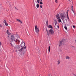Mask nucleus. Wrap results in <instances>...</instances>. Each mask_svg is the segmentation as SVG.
Listing matches in <instances>:
<instances>
[{
	"label": "nucleus",
	"instance_id": "obj_1",
	"mask_svg": "<svg viewBox=\"0 0 76 76\" xmlns=\"http://www.w3.org/2000/svg\"><path fill=\"white\" fill-rule=\"evenodd\" d=\"M60 17L59 16V14H57L56 15V17L58 19H60V18L61 19H64L66 18V16L63 13H61L60 15Z\"/></svg>",
	"mask_w": 76,
	"mask_h": 76
},
{
	"label": "nucleus",
	"instance_id": "obj_2",
	"mask_svg": "<svg viewBox=\"0 0 76 76\" xmlns=\"http://www.w3.org/2000/svg\"><path fill=\"white\" fill-rule=\"evenodd\" d=\"M35 31L37 33V34H38V32L39 31V28H38V26H36L35 27Z\"/></svg>",
	"mask_w": 76,
	"mask_h": 76
},
{
	"label": "nucleus",
	"instance_id": "obj_3",
	"mask_svg": "<svg viewBox=\"0 0 76 76\" xmlns=\"http://www.w3.org/2000/svg\"><path fill=\"white\" fill-rule=\"evenodd\" d=\"M11 40L12 42L15 41V36H14L13 35H11Z\"/></svg>",
	"mask_w": 76,
	"mask_h": 76
},
{
	"label": "nucleus",
	"instance_id": "obj_4",
	"mask_svg": "<svg viewBox=\"0 0 76 76\" xmlns=\"http://www.w3.org/2000/svg\"><path fill=\"white\" fill-rule=\"evenodd\" d=\"M22 43L20 44L21 45V47H22V48H24V47H25V42H22Z\"/></svg>",
	"mask_w": 76,
	"mask_h": 76
},
{
	"label": "nucleus",
	"instance_id": "obj_5",
	"mask_svg": "<svg viewBox=\"0 0 76 76\" xmlns=\"http://www.w3.org/2000/svg\"><path fill=\"white\" fill-rule=\"evenodd\" d=\"M49 32H50V34L52 35H54V32L53 30L50 29V30H49Z\"/></svg>",
	"mask_w": 76,
	"mask_h": 76
},
{
	"label": "nucleus",
	"instance_id": "obj_6",
	"mask_svg": "<svg viewBox=\"0 0 76 76\" xmlns=\"http://www.w3.org/2000/svg\"><path fill=\"white\" fill-rule=\"evenodd\" d=\"M26 49V46H25L24 48H21V49L19 50V51L20 52H22V50H25V49Z\"/></svg>",
	"mask_w": 76,
	"mask_h": 76
},
{
	"label": "nucleus",
	"instance_id": "obj_7",
	"mask_svg": "<svg viewBox=\"0 0 76 76\" xmlns=\"http://www.w3.org/2000/svg\"><path fill=\"white\" fill-rule=\"evenodd\" d=\"M46 31L47 32V35H48V36H50V32L49 31H48L47 29H46Z\"/></svg>",
	"mask_w": 76,
	"mask_h": 76
},
{
	"label": "nucleus",
	"instance_id": "obj_8",
	"mask_svg": "<svg viewBox=\"0 0 76 76\" xmlns=\"http://www.w3.org/2000/svg\"><path fill=\"white\" fill-rule=\"evenodd\" d=\"M71 10L73 12L74 14H75V11H74L73 10V6H71Z\"/></svg>",
	"mask_w": 76,
	"mask_h": 76
},
{
	"label": "nucleus",
	"instance_id": "obj_9",
	"mask_svg": "<svg viewBox=\"0 0 76 76\" xmlns=\"http://www.w3.org/2000/svg\"><path fill=\"white\" fill-rule=\"evenodd\" d=\"M15 48L18 50H19V49L20 48V47H19V46L18 45H16L15 46Z\"/></svg>",
	"mask_w": 76,
	"mask_h": 76
},
{
	"label": "nucleus",
	"instance_id": "obj_10",
	"mask_svg": "<svg viewBox=\"0 0 76 76\" xmlns=\"http://www.w3.org/2000/svg\"><path fill=\"white\" fill-rule=\"evenodd\" d=\"M63 42V41H61L60 42V45H59V46L60 47V46H61V45L62 44V43Z\"/></svg>",
	"mask_w": 76,
	"mask_h": 76
},
{
	"label": "nucleus",
	"instance_id": "obj_11",
	"mask_svg": "<svg viewBox=\"0 0 76 76\" xmlns=\"http://www.w3.org/2000/svg\"><path fill=\"white\" fill-rule=\"evenodd\" d=\"M66 14H67V15H66V18L68 19H69V15H68V12L67 11L66 12Z\"/></svg>",
	"mask_w": 76,
	"mask_h": 76
},
{
	"label": "nucleus",
	"instance_id": "obj_12",
	"mask_svg": "<svg viewBox=\"0 0 76 76\" xmlns=\"http://www.w3.org/2000/svg\"><path fill=\"white\" fill-rule=\"evenodd\" d=\"M16 20L17 21H18V22H20L21 23H22V22L19 19H16Z\"/></svg>",
	"mask_w": 76,
	"mask_h": 76
},
{
	"label": "nucleus",
	"instance_id": "obj_13",
	"mask_svg": "<svg viewBox=\"0 0 76 76\" xmlns=\"http://www.w3.org/2000/svg\"><path fill=\"white\" fill-rule=\"evenodd\" d=\"M7 34L8 35H10L11 34L10 33L9 31V30H7Z\"/></svg>",
	"mask_w": 76,
	"mask_h": 76
},
{
	"label": "nucleus",
	"instance_id": "obj_14",
	"mask_svg": "<svg viewBox=\"0 0 76 76\" xmlns=\"http://www.w3.org/2000/svg\"><path fill=\"white\" fill-rule=\"evenodd\" d=\"M48 27L49 28H53V26L50 25H49L48 26Z\"/></svg>",
	"mask_w": 76,
	"mask_h": 76
},
{
	"label": "nucleus",
	"instance_id": "obj_15",
	"mask_svg": "<svg viewBox=\"0 0 76 76\" xmlns=\"http://www.w3.org/2000/svg\"><path fill=\"white\" fill-rule=\"evenodd\" d=\"M15 42H18L19 43V42H20V41L19 40L16 39L15 40Z\"/></svg>",
	"mask_w": 76,
	"mask_h": 76
},
{
	"label": "nucleus",
	"instance_id": "obj_16",
	"mask_svg": "<svg viewBox=\"0 0 76 76\" xmlns=\"http://www.w3.org/2000/svg\"><path fill=\"white\" fill-rule=\"evenodd\" d=\"M55 20V22H54V23H55V26H56V24H57V21L56 20Z\"/></svg>",
	"mask_w": 76,
	"mask_h": 76
},
{
	"label": "nucleus",
	"instance_id": "obj_17",
	"mask_svg": "<svg viewBox=\"0 0 76 76\" xmlns=\"http://www.w3.org/2000/svg\"><path fill=\"white\" fill-rule=\"evenodd\" d=\"M70 58V57H69L68 56H67L66 57V59H69Z\"/></svg>",
	"mask_w": 76,
	"mask_h": 76
},
{
	"label": "nucleus",
	"instance_id": "obj_18",
	"mask_svg": "<svg viewBox=\"0 0 76 76\" xmlns=\"http://www.w3.org/2000/svg\"><path fill=\"white\" fill-rule=\"evenodd\" d=\"M72 48H73V50H75V49H76V48L74 46H71Z\"/></svg>",
	"mask_w": 76,
	"mask_h": 76
},
{
	"label": "nucleus",
	"instance_id": "obj_19",
	"mask_svg": "<svg viewBox=\"0 0 76 76\" xmlns=\"http://www.w3.org/2000/svg\"><path fill=\"white\" fill-rule=\"evenodd\" d=\"M36 6H37V8H38V7H39V4H37Z\"/></svg>",
	"mask_w": 76,
	"mask_h": 76
},
{
	"label": "nucleus",
	"instance_id": "obj_20",
	"mask_svg": "<svg viewBox=\"0 0 76 76\" xmlns=\"http://www.w3.org/2000/svg\"><path fill=\"white\" fill-rule=\"evenodd\" d=\"M64 28L66 30H67V28L66 26H65Z\"/></svg>",
	"mask_w": 76,
	"mask_h": 76
},
{
	"label": "nucleus",
	"instance_id": "obj_21",
	"mask_svg": "<svg viewBox=\"0 0 76 76\" xmlns=\"http://www.w3.org/2000/svg\"><path fill=\"white\" fill-rule=\"evenodd\" d=\"M49 52H50V46L49 47V49H48Z\"/></svg>",
	"mask_w": 76,
	"mask_h": 76
},
{
	"label": "nucleus",
	"instance_id": "obj_22",
	"mask_svg": "<svg viewBox=\"0 0 76 76\" xmlns=\"http://www.w3.org/2000/svg\"><path fill=\"white\" fill-rule=\"evenodd\" d=\"M46 25H48V20H47L46 21Z\"/></svg>",
	"mask_w": 76,
	"mask_h": 76
},
{
	"label": "nucleus",
	"instance_id": "obj_23",
	"mask_svg": "<svg viewBox=\"0 0 76 76\" xmlns=\"http://www.w3.org/2000/svg\"><path fill=\"white\" fill-rule=\"evenodd\" d=\"M58 21L59 23L61 22V19H58Z\"/></svg>",
	"mask_w": 76,
	"mask_h": 76
},
{
	"label": "nucleus",
	"instance_id": "obj_24",
	"mask_svg": "<svg viewBox=\"0 0 76 76\" xmlns=\"http://www.w3.org/2000/svg\"><path fill=\"white\" fill-rule=\"evenodd\" d=\"M5 24L6 26H8V23H5Z\"/></svg>",
	"mask_w": 76,
	"mask_h": 76
},
{
	"label": "nucleus",
	"instance_id": "obj_25",
	"mask_svg": "<svg viewBox=\"0 0 76 76\" xmlns=\"http://www.w3.org/2000/svg\"><path fill=\"white\" fill-rule=\"evenodd\" d=\"M58 64H59L60 63V61H58Z\"/></svg>",
	"mask_w": 76,
	"mask_h": 76
},
{
	"label": "nucleus",
	"instance_id": "obj_26",
	"mask_svg": "<svg viewBox=\"0 0 76 76\" xmlns=\"http://www.w3.org/2000/svg\"><path fill=\"white\" fill-rule=\"evenodd\" d=\"M37 3H39L40 0H37Z\"/></svg>",
	"mask_w": 76,
	"mask_h": 76
},
{
	"label": "nucleus",
	"instance_id": "obj_27",
	"mask_svg": "<svg viewBox=\"0 0 76 76\" xmlns=\"http://www.w3.org/2000/svg\"><path fill=\"white\" fill-rule=\"evenodd\" d=\"M4 23H6V20H4Z\"/></svg>",
	"mask_w": 76,
	"mask_h": 76
},
{
	"label": "nucleus",
	"instance_id": "obj_28",
	"mask_svg": "<svg viewBox=\"0 0 76 76\" xmlns=\"http://www.w3.org/2000/svg\"><path fill=\"white\" fill-rule=\"evenodd\" d=\"M54 74L55 76H56L57 75V73L56 72H55L54 73Z\"/></svg>",
	"mask_w": 76,
	"mask_h": 76
},
{
	"label": "nucleus",
	"instance_id": "obj_29",
	"mask_svg": "<svg viewBox=\"0 0 76 76\" xmlns=\"http://www.w3.org/2000/svg\"><path fill=\"white\" fill-rule=\"evenodd\" d=\"M40 4H42V2L41 1L40 2Z\"/></svg>",
	"mask_w": 76,
	"mask_h": 76
},
{
	"label": "nucleus",
	"instance_id": "obj_30",
	"mask_svg": "<svg viewBox=\"0 0 76 76\" xmlns=\"http://www.w3.org/2000/svg\"><path fill=\"white\" fill-rule=\"evenodd\" d=\"M15 9H16V10H18V9L16 7H15Z\"/></svg>",
	"mask_w": 76,
	"mask_h": 76
},
{
	"label": "nucleus",
	"instance_id": "obj_31",
	"mask_svg": "<svg viewBox=\"0 0 76 76\" xmlns=\"http://www.w3.org/2000/svg\"><path fill=\"white\" fill-rule=\"evenodd\" d=\"M73 27L74 28H76V27L75 26H73Z\"/></svg>",
	"mask_w": 76,
	"mask_h": 76
},
{
	"label": "nucleus",
	"instance_id": "obj_32",
	"mask_svg": "<svg viewBox=\"0 0 76 76\" xmlns=\"http://www.w3.org/2000/svg\"><path fill=\"white\" fill-rule=\"evenodd\" d=\"M0 27L1 28H2V25L1 24H0Z\"/></svg>",
	"mask_w": 76,
	"mask_h": 76
},
{
	"label": "nucleus",
	"instance_id": "obj_33",
	"mask_svg": "<svg viewBox=\"0 0 76 76\" xmlns=\"http://www.w3.org/2000/svg\"><path fill=\"white\" fill-rule=\"evenodd\" d=\"M55 1L56 3H57V0H56Z\"/></svg>",
	"mask_w": 76,
	"mask_h": 76
},
{
	"label": "nucleus",
	"instance_id": "obj_34",
	"mask_svg": "<svg viewBox=\"0 0 76 76\" xmlns=\"http://www.w3.org/2000/svg\"><path fill=\"white\" fill-rule=\"evenodd\" d=\"M0 46L1 45V42H0Z\"/></svg>",
	"mask_w": 76,
	"mask_h": 76
},
{
	"label": "nucleus",
	"instance_id": "obj_35",
	"mask_svg": "<svg viewBox=\"0 0 76 76\" xmlns=\"http://www.w3.org/2000/svg\"><path fill=\"white\" fill-rule=\"evenodd\" d=\"M57 28H59V26L58 25L57 26Z\"/></svg>",
	"mask_w": 76,
	"mask_h": 76
},
{
	"label": "nucleus",
	"instance_id": "obj_36",
	"mask_svg": "<svg viewBox=\"0 0 76 76\" xmlns=\"http://www.w3.org/2000/svg\"><path fill=\"white\" fill-rule=\"evenodd\" d=\"M73 76H76V75L75 74H73Z\"/></svg>",
	"mask_w": 76,
	"mask_h": 76
},
{
	"label": "nucleus",
	"instance_id": "obj_37",
	"mask_svg": "<svg viewBox=\"0 0 76 76\" xmlns=\"http://www.w3.org/2000/svg\"><path fill=\"white\" fill-rule=\"evenodd\" d=\"M40 8H42V5H40Z\"/></svg>",
	"mask_w": 76,
	"mask_h": 76
},
{
	"label": "nucleus",
	"instance_id": "obj_38",
	"mask_svg": "<svg viewBox=\"0 0 76 76\" xmlns=\"http://www.w3.org/2000/svg\"><path fill=\"white\" fill-rule=\"evenodd\" d=\"M10 44L12 46V47H13V45H12V44L10 43Z\"/></svg>",
	"mask_w": 76,
	"mask_h": 76
},
{
	"label": "nucleus",
	"instance_id": "obj_39",
	"mask_svg": "<svg viewBox=\"0 0 76 76\" xmlns=\"http://www.w3.org/2000/svg\"><path fill=\"white\" fill-rule=\"evenodd\" d=\"M49 76H52V75H50H50H49Z\"/></svg>",
	"mask_w": 76,
	"mask_h": 76
},
{
	"label": "nucleus",
	"instance_id": "obj_40",
	"mask_svg": "<svg viewBox=\"0 0 76 76\" xmlns=\"http://www.w3.org/2000/svg\"><path fill=\"white\" fill-rule=\"evenodd\" d=\"M6 3L7 4V3H8V2H6Z\"/></svg>",
	"mask_w": 76,
	"mask_h": 76
},
{
	"label": "nucleus",
	"instance_id": "obj_41",
	"mask_svg": "<svg viewBox=\"0 0 76 76\" xmlns=\"http://www.w3.org/2000/svg\"><path fill=\"white\" fill-rule=\"evenodd\" d=\"M66 21H67V19H66Z\"/></svg>",
	"mask_w": 76,
	"mask_h": 76
},
{
	"label": "nucleus",
	"instance_id": "obj_42",
	"mask_svg": "<svg viewBox=\"0 0 76 76\" xmlns=\"http://www.w3.org/2000/svg\"><path fill=\"white\" fill-rule=\"evenodd\" d=\"M23 55L24 54V53H23Z\"/></svg>",
	"mask_w": 76,
	"mask_h": 76
},
{
	"label": "nucleus",
	"instance_id": "obj_43",
	"mask_svg": "<svg viewBox=\"0 0 76 76\" xmlns=\"http://www.w3.org/2000/svg\"><path fill=\"white\" fill-rule=\"evenodd\" d=\"M41 0V1H42V0Z\"/></svg>",
	"mask_w": 76,
	"mask_h": 76
},
{
	"label": "nucleus",
	"instance_id": "obj_44",
	"mask_svg": "<svg viewBox=\"0 0 76 76\" xmlns=\"http://www.w3.org/2000/svg\"><path fill=\"white\" fill-rule=\"evenodd\" d=\"M69 1H70V0H68Z\"/></svg>",
	"mask_w": 76,
	"mask_h": 76
}]
</instances>
